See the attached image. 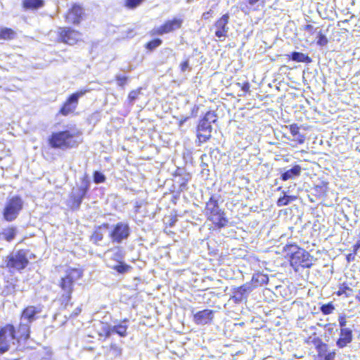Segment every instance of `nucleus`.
Returning <instances> with one entry per match:
<instances>
[{"label": "nucleus", "instance_id": "79ce46f5", "mask_svg": "<svg viewBox=\"0 0 360 360\" xmlns=\"http://www.w3.org/2000/svg\"><path fill=\"white\" fill-rule=\"evenodd\" d=\"M181 70L182 72L186 71L189 68V62L188 60H185L184 62L181 63L180 65Z\"/></svg>", "mask_w": 360, "mask_h": 360}, {"label": "nucleus", "instance_id": "bb28decb", "mask_svg": "<svg viewBox=\"0 0 360 360\" xmlns=\"http://www.w3.org/2000/svg\"><path fill=\"white\" fill-rule=\"evenodd\" d=\"M24 7L26 8L37 9L44 5L43 0H23Z\"/></svg>", "mask_w": 360, "mask_h": 360}, {"label": "nucleus", "instance_id": "e433bc0d", "mask_svg": "<svg viewBox=\"0 0 360 360\" xmlns=\"http://www.w3.org/2000/svg\"><path fill=\"white\" fill-rule=\"evenodd\" d=\"M317 39V44L321 46H323L328 44L327 37L324 34L321 33V32H319Z\"/></svg>", "mask_w": 360, "mask_h": 360}, {"label": "nucleus", "instance_id": "7c9ffc66", "mask_svg": "<svg viewBox=\"0 0 360 360\" xmlns=\"http://www.w3.org/2000/svg\"><path fill=\"white\" fill-rule=\"evenodd\" d=\"M2 234L7 241H11L15 236L16 229L14 227H8L3 231Z\"/></svg>", "mask_w": 360, "mask_h": 360}, {"label": "nucleus", "instance_id": "cd10ccee", "mask_svg": "<svg viewBox=\"0 0 360 360\" xmlns=\"http://www.w3.org/2000/svg\"><path fill=\"white\" fill-rule=\"evenodd\" d=\"M15 32L9 28H0V39H12L15 38Z\"/></svg>", "mask_w": 360, "mask_h": 360}, {"label": "nucleus", "instance_id": "412c9836", "mask_svg": "<svg viewBox=\"0 0 360 360\" xmlns=\"http://www.w3.org/2000/svg\"><path fill=\"white\" fill-rule=\"evenodd\" d=\"M30 325L27 323H22L20 320L19 328L18 330V335H16L17 342L20 340H27L30 338Z\"/></svg>", "mask_w": 360, "mask_h": 360}, {"label": "nucleus", "instance_id": "473e14b6", "mask_svg": "<svg viewBox=\"0 0 360 360\" xmlns=\"http://www.w3.org/2000/svg\"><path fill=\"white\" fill-rule=\"evenodd\" d=\"M334 309L335 307L331 302L323 304L321 307V311L325 315L330 314L331 313H333Z\"/></svg>", "mask_w": 360, "mask_h": 360}, {"label": "nucleus", "instance_id": "2f4dec72", "mask_svg": "<svg viewBox=\"0 0 360 360\" xmlns=\"http://www.w3.org/2000/svg\"><path fill=\"white\" fill-rule=\"evenodd\" d=\"M295 199H296L295 196L284 195L283 196H282L278 199L276 204L278 207L288 205L290 201H293Z\"/></svg>", "mask_w": 360, "mask_h": 360}, {"label": "nucleus", "instance_id": "a211bd4d", "mask_svg": "<svg viewBox=\"0 0 360 360\" xmlns=\"http://www.w3.org/2000/svg\"><path fill=\"white\" fill-rule=\"evenodd\" d=\"M353 339L352 330L350 328L340 329V338L336 342V345L339 348H344L349 344Z\"/></svg>", "mask_w": 360, "mask_h": 360}, {"label": "nucleus", "instance_id": "58836bf2", "mask_svg": "<svg viewBox=\"0 0 360 360\" xmlns=\"http://www.w3.org/2000/svg\"><path fill=\"white\" fill-rule=\"evenodd\" d=\"M323 351L320 352V355L323 356L322 354ZM335 356V352L334 351L329 352L327 354H324V360H333Z\"/></svg>", "mask_w": 360, "mask_h": 360}, {"label": "nucleus", "instance_id": "f704fd0d", "mask_svg": "<svg viewBox=\"0 0 360 360\" xmlns=\"http://www.w3.org/2000/svg\"><path fill=\"white\" fill-rule=\"evenodd\" d=\"M105 177L104 176V174H103L101 172H95L94 174V181L96 183V184H100V183H102L105 181Z\"/></svg>", "mask_w": 360, "mask_h": 360}, {"label": "nucleus", "instance_id": "49530a36", "mask_svg": "<svg viewBox=\"0 0 360 360\" xmlns=\"http://www.w3.org/2000/svg\"><path fill=\"white\" fill-rule=\"evenodd\" d=\"M249 89H250V85L248 83L244 84L243 86H242V90L245 92L248 91Z\"/></svg>", "mask_w": 360, "mask_h": 360}, {"label": "nucleus", "instance_id": "39448f33", "mask_svg": "<svg viewBox=\"0 0 360 360\" xmlns=\"http://www.w3.org/2000/svg\"><path fill=\"white\" fill-rule=\"evenodd\" d=\"M122 259L123 256L120 248L111 249L105 253V261L107 266L120 274L127 272L129 268L128 265L122 263Z\"/></svg>", "mask_w": 360, "mask_h": 360}, {"label": "nucleus", "instance_id": "c03bdc74", "mask_svg": "<svg viewBox=\"0 0 360 360\" xmlns=\"http://www.w3.org/2000/svg\"><path fill=\"white\" fill-rule=\"evenodd\" d=\"M304 30H305L307 32H310V33H311V32H313V30H314V27H313V25H307L305 26Z\"/></svg>", "mask_w": 360, "mask_h": 360}, {"label": "nucleus", "instance_id": "dca6fc26", "mask_svg": "<svg viewBox=\"0 0 360 360\" xmlns=\"http://www.w3.org/2000/svg\"><path fill=\"white\" fill-rule=\"evenodd\" d=\"M59 36L61 41L70 45H74L81 39V34L70 28H60Z\"/></svg>", "mask_w": 360, "mask_h": 360}, {"label": "nucleus", "instance_id": "423d86ee", "mask_svg": "<svg viewBox=\"0 0 360 360\" xmlns=\"http://www.w3.org/2000/svg\"><path fill=\"white\" fill-rule=\"evenodd\" d=\"M291 248L297 249L290 257V264L296 271L299 266L310 268L313 265L314 257L308 252L296 245H292Z\"/></svg>", "mask_w": 360, "mask_h": 360}, {"label": "nucleus", "instance_id": "a19ab883", "mask_svg": "<svg viewBox=\"0 0 360 360\" xmlns=\"http://www.w3.org/2000/svg\"><path fill=\"white\" fill-rule=\"evenodd\" d=\"M290 131L291 134L294 136L299 134V128L296 125H290Z\"/></svg>", "mask_w": 360, "mask_h": 360}, {"label": "nucleus", "instance_id": "4be33fe9", "mask_svg": "<svg viewBox=\"0 0 360 360\" xmlns=\"http://www.w3.org/2000/svg\"><path fill=\"white\" fill-rule=\"evenodd\" d=\"M254 287L252 283H245L238 287L235 291V295L233 297L236 302H241L243 295L252 291Z\"/></svg>", "mask_w": 360, "mask_h": 360}, {"label": "nucleus", "instance_id": "ea45409f", "mask_svg": "<svg viewBox=\"0 0 360 360\" xmlns=\"http://www.w3.org/2000/svg\"><path fill=\"white\" fill-rule=\"evenodd\" d=\"M117 84L120 86H124L127 82V77L124 76L117 75L116 77Z\"/></svg>", "mask_w": 360, "mask_h": 360}, {"label": "nucleus", "instance_id": "72a5a7b5", "mask_svg": "<svg viewBox=\"0 0 360 360\" xmlns=\"http://www.w3.org/2000/svg\"><path fill=\"white\" fill-rule=\"evenodd\" d=\"M162 44V40L160 39H153L150 41H149L147 44H146V48L150 51L155 49V48H157L158 46H160Z\"/></svg>", "mask_w": 360, "mask_h": 360}, {"label": "nucleus", "instance_id": "de8ad7c7", "mask_svg": "<svg viewBox=\"0 0 360 360\" xmlns=\"http://www.w3.org/2000/svg\"><path fill=\"white\" fill-rule=\"evenodd\" d=\"M80 312H81V309L79 307L76 308L74 311V316H77Z\"/></svg>", "mask_w": 360, "mask_h": 360}, {"label": "nucleus", "instance_id": "1a4fd4ad", "mask_svg": "<svg viewBox=\"0 0 360 360\" xmlns=\"http://www.w3.org/2000/svg\"><path fill=\"white\" fill-rule=\"evenodd\" d=\"M6 262V266L11 269L22 270L29 263L27 252L25 250L13 252L7 257Z\"/></svg>", "mask_w": 360, "mask_h": 360}, {"label": "nucleus", "instance_id": "aec40b11", "mask_svg": "<svg viewBox=\"0 0 360 360\" xmlns=\"http://www.w3.org/2000/svg\"><path fill=\"white\" fill-rule=\"evenodd\" d=\"M128 326L126 324L120 323L115 326H108L106 328L104 329L106 333V337L108 338L112 333H117L121 337L127 336V330Z\"/></svg>", "mask_w": 360, "mask_h": 360}, {"label": "nucleus", "instance_id": "a878e982", "mask_svg": "<svg viewBox=\"0 0 360 360\" xmlns=\"http://www.w3.org/2000/svg\"><path fill=\"white\" fill-rule=\"evenodd\" d=\"M291 59L296 62H302L307 63H309L311 62V59L307 55L296 51L292 53Z\"/></svg>", "mask_w": 360, "mask_h": 360}, {"label": "nucleus", "instance_id": "c756f323", "mask_svg": "<svg viewBox=\"0 0 360 360\" xmlns=\"http://www.w3.org/2000/svg\"><path fill=\"white\" fill-rule=\"evenodd\" d=\"M104 233L103 232V228L99 227L96 229L91 236V240L95 244H98L103 238Z\"/></svg>", "mask_w": 360, "mask_h": 360}, {"label": "nucleus", "instance_id": "09e8293b", "mask_svg": "<svg viewBox=\"0 0 360 360\" xmlns=\"http://www.w3.org/2000/svg\"><path fill=\"white\" fill-rule=\"evenodd\" d=\"M356 300L360 301V292H359V295L356 297Z\"/></svg>", "mask_w": 360, "mask_h": 360}, {"label": "nucleus", "instance_id": "6ab92c4d", "mask_svg": "<svg viewBox=\"0 0 360 360\" xmlns=\"http://www.w3.org/2000/svg\"><path fill=\"white\" fill-rule=\"evenodd\" d=\"M213 319V311L204 309L197 312L194 315V321L197 324L205 325L208 323Z\"/></svg>", "mask_w": 360, "mask_h": 360}, {"label": "nucleus", "instance_id": "4468645a", "mask_svg": "<svg viewBox=\"0 0 360 360\" xmlns=\"http://www.w3.org/2000/svg\"><path fill=\"white\" fill-rule=\"evenodd\" d=\"M229 18L228 13L224 14L213 25V28L215 30L214 34L220 41H223L227 37L229 30L228 26Z\"/></svg>", "mask_w": 360, "mask_h": 360}, {"label": "nucleus", "instance_id": "5701e85b", "mask_svg": "<svg viewBox=\"0 0 360 360\" xmlns=\"http://www.w3.org/2000/svg\"><path fill=\"white\" fill-rule=\"evenodd\" d=\"M302 168L300 165H296L291 169H289L284 172L281 176L283 181H288L289 179H293L299 176L301 174Z\"/></svg>", "mask_w": 360, "mask_h": 360}, {"label": "nucleus", "instance_id": "9b49d317", "mask_svg": "<svg viewBox=\"0 0 360 360\" xmlns=\"http://www.w3.org/2000/svg\"><path fill=\"white\" fill-rule=\"evenodd\" d=\"M89 90L82 89L70 95L60 110V113L66 116L73 112L78 105L79 98L84 96Z\"/></svg>", "mask_w": 360, "mask_h": 360}, {"label": "nucleus", "instance_id": "ddd939ff", "mask_svg": "<svg viewBox=\"0 0 360 360\" xmlns=\"http://www.w3.org/2000/svg\"><path fill=\"white\" fill-rule=\"evenodd\" d=\"M182 22V19L174 18L171 20H167L164 25L160 27H154L151 30V34L162 35L171 32L175 30L179 29L181 27Z\"/></svg>", "mask_w": 360, "mask_h": 360}, {"label": "nucleus", "instance_id": "6e6552de", "mask_svg": "<svg viewBox=\"0 0 360 360\" xmlns=\"http://www.w3.org/2000/svg\"><path fill=\"white\" fill-rule=\"evenodd\" d=\"M104 228H109L108 224H104ZM130 234V228L127 223L120 221L110 227L109 237L113 243H121L127 239Z\"/></svg>", "mask_w": 360, "mask_h": 360}, {"label": "nucleus", "instance_id": "9d476101", "mask_svg": "<svg viewBox=\"0 0 360 360\" xmlns=\"http://www.w3.org/2000/svg\"><path fill=\"white\" fill-rule=\"evenodd\" d=\"M22 200L20 198L15 196L9 199L4 207V217L6 221H11L18 215L22 208Z\"/></svg>", "mask_w": 360, "mask_h": 360}, {"label": "nucleus", "instance_id": "c9c22d12", "mask_svg": "<svg viewBox=\"0 0 360 360\" xmlns=\"http://www.w3.org/2000/svg\"><path fill=\"white\" fill-rule=\"evenodd\" d=\"M141 94V89L131 91L128 96V99L129 102L133 104L134 101L138 98L139 95Z\"/></svg>", "mask_w": 360, "mask_h": 360}, {"label": "nucleus", "instance_id": "0eeeda50", "mask_svg": "<svg viewBox=\"0 0 360 360\" xmlns=\"http://www.w3.org/2000/svg\"><path fill=\"white\" fill-rule=\"evenodd\" d=\"M17 342L15 328L8 324L0 330V352L4 353L15 346Z\"/></svg>", "mask_w": 360, "mask_h": 360}, {"label": "nucleus", "instance_id": "f8f14e48", "mask_svg": "<svg viewBox=\"0 0 360 360\" xmlns=\"http://www.w3.org/2000/svg\"><path fill=\"white\" fill-rule=\"evenodd\" d=\"M89 182L84 180L80 186L72 189L70 195L72 209L77 210L79 208L80 205L89 190Z\"/></svg>", "mask_w": 360, "mask_h": 360}, {"label": "nucleus", "instance_id": "f3484780", "mask_svg": "<svg viewBox=\"0 0 360 360\" xmlns=\"http://www.w3.org/2000/svg\"><path fill=\"white\" fill-rule=\"evenodd\" d=\"M82 14V8L80 6L75 4L66 14L65 20L68 23L77 24L80 22Z\"/></svg>", "mask_w": 360, "mask_h": 360}, {"label": "nucleus", "instance_id": "393cba45", "mask_svg": "<svg viewBox=\"0 0 360 360\" xmlns=\"http://www.w3.org/2000/svg\"><path fill=\"white\" fill-rule=\"evenodd\" d=\"M268 281L269 278L266 275L262 274H255L252 277L251 283L255 288L266 283Z\"/></svg>", "mask_w": 360, "mask_h": 360}, {"label": "nucleus", "instance_id": "f257e3e1", "mask_svg": "<svg viewBox=\"0 0 360 360\" xmlns=\"http://www.w3.org/2000/svg\"><path fill=\"white\" fill-rule=\"evenodd\" d=\"M83 271L80 269H69L66 274L61 278L59 286L62 294L60 298L61 306L67 308L72 298L74 283L81 278Z\"/></svg>", "mask_w": 360, "mask_h": 360}, {"label": "nucleus", "instance_id": "20e7f679", "mask_svg": "<svg viewBox=\"0 0 360 360\" xmlns=\"http://www.w3.org/2000/svg\"><path fill=\"white\" fill-rule=\"evenodd\" d=\"M217 120V116L214 112H207L203 118L200 120L198 125V139L199 142L204 143L211 137L212 130V123H214Z\"/></svg>", "mask_w": 360, "mask_h": 360}, {"label": "nucleus", "instance_id": "2eb2a0df", "mask_svg": "<svg viewBox=\"0 0 360 360\" xmlns=\"http://www.w3.org/2000/svg\"><path fill=\"white\" fill-rule=\"evenodd\" d=\"M41 312L42 307L41 305L27 306L22 311L20 320L22 321V323H27L30 325L39 317V314Z\"/></svg>", "mask_w": 360, "mask_h": 360}, {"label": "nucleus", "instance_id": "7ed1b4c3", "mask_svg": "<svg viewBox=\"0 0 360 360\" xmlns=\"http://www.w3.org/2000/svg\"><path fill=\"white\" fill-rule=\"evenodd\" d=\"M74 137V133L69 130H65L53 133L49 139V142L50 146L53 148L65 150L72 148L76 145Z\"/></svg>", "mask_w": 360, "mask_h": 360}, {"label": "nucleus", "instance_id": "4c0bfd02", "mask_svg": "<svg viewBox=\"0 0 360 360\" xmlns=\"http://www.w3.org/2000/svg\"><path fill=\"white\" fill-rule=\"evenodd\" d=\"M347 317L345 314H340L338 317V322L339 325L340 326V329L347 328L346 324H347Z\"/></svg>", "mask_w": 360, "mask_h": 360}, {"label": "nucleus", "instance_id": "b1692460", "mask_svg": "<svg viewBox=\"0 0 360 360\" xmlns=\"http://www.w3.org/2000/svg\"><path fill=\"white\" fill-rule=\"evenodd\" d=\"M248 3L244 7H241L240 10L245 14L249 13L250 11H259L260 0H245Z\"/></svg>", "mask_w": 360, "mask_h": 360}, {"label": "nucleus", "instance_id": "37998d69", "mask_svg": "<svg viewBox=\"0 0 360 360\" xmlns=\"http://www.w3.org/2000/svg\"><path fill=\"white\" fill-rule=\"evenodd\" d=\"M347 291H352V289L349 287H345L343 289L339 290L338 295L345 294L348 296L349 295L347 293Z\"/></svg>", "mask_w": 360, "mask_h": 360}, {"label": "nucleus", "instance_id": "a18cd8bd", "mask_svg": "<svg viewBox=\"0 0 360 360\" xmlns=\"http://www.w3.org/2000/svg\"><path fill=\"white\" fill-rule=\"evenodd\" d=\"M212 13V10H210L209 11L207 12H205L203 14H202V18L204 19H208Z\"/></svg>", "mask_w": 360, "mask_h": 360}, {"label": "nucleus", "instance_id": "c85d7f7f", "mask_svg": "<svg viewBox=\"0 0 360 360\" xmlns=\"http://www.w3.org/2000/svg\"><path fill=\"white\" fill-rule=\"evenodd\" d=\"M122 353V349L115 343H112L110 346L109 355L114 358L120 356Z\"/></svg>", "mask_w": 360, "mask_h": 360}, {"label": "nucleus", "instance_id": "f03ea898", "mask_svg": "<svg viewBox=\"0 0 360 360\" xmlns=\"http://www.w3.org/2000/svg\"><path fill=\"white\" fill-rule=\"evenodd\" d=\"M220 200V195H212L206 202L205 209V213L207 219L218 228L224 227L228 223L224 212L219 208V202Z\"/></svg>", "mask_w": 360, "mask_h": 360}]
</instances>
